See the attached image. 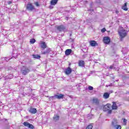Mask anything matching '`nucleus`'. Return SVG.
Here are the masks:
<instances>
[{"mask_svg":"<svg viewBox=\"0 0 129 129\" xmlns=\"http://www.w3.org/2000/svg\"><path fill=\"white\" fill-rule=\"evenodd\" d=\"M109 69H113V66H110V67H109Z\"/></svg>","mask_w":129,"mask_h":129,"instance_id":"2f4dec72","label":"nucleus"},{"mask_svg":"<svg viewBox=\"0 0 129 129\" xmlns=\"http://www.w3.org/2000/svg\"><path fill=\"white\" fill-rule=\"evenodd\" d=\"M55 97L57 99H63V98H64V95L61 94L59 95H55Z\"/></svg>","mask_w":129,"mask_h":129,"instance_id":"2eb2a0df","label":"nucleus"},{"mask_svg":"<svg viewBox=\"0 0 129 129\" xmlns=\"http://www.w3.org/2000/svg\"><path fill=\"white\" fill-rule=\"evenodd\" d=\"M70 65H71V63H70L69 66H70Z\"/></svg>","mask_w":129,"mask_h":129,"instance_id":"58836bf2","label":"nucleus"},{"mask_svg":"<svg viewBox=\"0 0 129 129\" xmlns=\"http://www.w3.org/2000/svg\"><path fill=\"white\" fill-rule=\"evenodd\" d=\"M7 78L12 79V78H13V75H9V76H7Z\"/></svg>","mask_w":129,"mask_h":129,"instance_id":"bb28decb","label":"nucleus"},{"mask_svg":"<svg viewBox=\"0 0 129 129\" xmlns=\"http://www.w3.org/2000/svg\"><path fill=\"white\" fill-rule=\"evenodd\" d=\"M26 9L28 11L32 12L33 10H35V7H34V6H33V5L31 4H27Z\"/></svg>","mask_w":129,"mask_h":129,"instance_id":"39448f33","label":"nucleus"},{"mask_svg":"<svg viewBox=\"0 0 129 129\" xmlns=\"http://www.w3.org/2000/svg\"><path fill=\"white\" fill-rule=\"evenodd\" d=\"M89 90H93V87L90 86L88 87Z\"/></svg>","mask_w":129,"mask_h":129,"instance_id":"cd10ccee","label":"nucleus"},{"mask_svg":"<svg viewBox=\"0 0 129 129\" xmlns=\"http://www.w3.org/2000/svg\"><path fill=\"white\" fill-rule=\"evenodd\" d=\"M90 45L92 46V47H95V46L97 45V43L96 41L93 40L90 42Z\"/></svg>","mask_w":129,"mask_h":129,"instance_id":"f3484780","label":"nucleus"},{"mask_svg":"<svg viewBox=\"0 0 129 129\" xmlns=\"http://www.w3.org/2000/svg\"><path fill=\"white\" fill-rule=\"evenodd\" d=\"M122 10H123L124 11H127V6H126V3H125L124 4V6L122 7Z\"/></svg>","mask_w":129,"mask_h":129,"instance_id":"4be33fe9","label":"nucleus"},{"mask_svg":"<svg viewBox=\"0 0 129 129\" xmlns=\"http://www.w3.org/2000/svg\"><path fill=\"white\" fill-rule=\"evenodd\" d=\"M60 119V116L59 115L56 114L54 115V116L53 117V121H58Z\"/></svg>","mask_w":129,"mask_h":129,"instance_id":"f8f14e48","label":"nucleus"},{"mask_svg":"<svg viewBox=\"0 0 129 129\" xmlns=\"http://www.w3.org/2000/svg\"><path fill=\"white\" fill-rule=\"evenodd\" d=\"M30 42L31 44H34V43H35V42H36V40L34 38L31 39H30Z\"/></svg>","mask_w":129,"mask_h":129,"instance_id":"393cba45","label":"nucleus"},{"mask_svg":"<svg viewBox=\"0 0 129 129\" xmlns=\"http://www.w3.org/2000/svg\"><path fill=\"white\" fill-rule=\"evenodd\" d=\"M71 72H72V70L69 67L64 70V73L67 75H69V74H71Z\"/></svg>","mask_w":129,"mask_h":129,"instance_id":"6e6552de","label":"nucleus"},{"mask_svg":"<svg viewBox=\"0 0 129 129\" xmlns=\"http://www.w3.org/2000/svg\"><path fill=\"white\" fill-rule=\"evenodd\" d=\"M72 52V50L70 49H68L65 51V54L67 56H69L71 54V52Z\"/></svg>","mask_w":129,"mask_h":129,"instance_id":"dca6fc26","label":"nucleus"},{"mask_svg":"<svg viewBox=\"0 0 129 129\" xmlns=\"http://www.w3.org/2000/svg\"><path fill=\"white\" fill-rule=\"evenodd\" d=\"M109 86H111V85H109Z\"/></svg>","mask_w":129,"mask_h":129,"instance_id":"a19ab883","label":"nucleus"},{"mask_svg":"<svg viewBox=\"0 0 129 129\" xmlns=\"http://www.w3.org/2000/svg\"><path fill=\"white\" fill-rule=\"evenodd\" d=\"M78 64L80 67H84L85 66V63L83 60H79Z\"/></svg>","mask_w":129,"mask_h":129,"instance_id":"4468645a","label":"nucleus"},{"mask_svg":"<svg viewBox=\"0 0 129 129\" xmlns=\"http://www.w3.org/2000/svg\"><path fill=\"white\" fill-rule=\"evenodd\" d=\"M70 41H71V42H72V41H73V39H72V38H71Z\"/></svg>","mask_w":129,"mask_h":129,"instance_id":"f704fd0d","label":"nucleus"},{"mask_svg":"<svg viewBox=\"0 0 129 129\" xmlns=\"http://www.w3.org/2000/svg\"><path fill=\"white\" fill-rule=\"evenodd\" d=\"M49 8L50 9H53V8H54V7H53V6L51 5V6H50L49 7Z\"/></svg>","mask_w":129,"mask_h":129,"instance_id":"473e14b6","label":"nucleus"},{"mask_svg":"<svg viewBox=\"0 0 129 129\" xmlns=\"http://www.w3.org/2000/svg\"><path fill=\"white\" fill-rule=\"evenodd\" d=\"M35 6H36V7H39L40 5H39V3H38V2H36L35 3Z\"/></svg>","mask_w":129,"mask_h":129,"instance_id":"c756f323","label":"nucleus"},{"mask_svg":"<svg viewBox=\"0 0 129 129\" xmlns=\"http://www.w3.org/2000/svg\"><path fill=\"white\" fill-rule=\"evenodd\" d=\"M112 105L111 106V108H112V110H116L118 108L117 105H116V103L115 102H112Z\"/></svg>","mask_w":129,"mask_h":129,"instance_id":"9b49d317","label":"nucleus"},{"mask_svg":"<svg viewBox=\"0 0 129 129\" xmlns=\"http://www.w3.org/2000/svg\"><path fill=\"white\" fill-rule=\"evenodd\" d=\"M12 4V2H9V4Z\"/></svg>","mask_w":129,"mask_h":129,"instance_id":"e433bc0d","label":"nucleus"},{"mask_svg":"<svg viewBox=\"0 0 129 129\" xmlns=\"http://www.w3.org/2000/svg\"><path fill=\"white\" fill-rule=\"evenodd\" d=\"M109 97V94L108 93H105L103 95V98H105V99H107Z\"/></svg>","mask_w":129,"mask_h":129,"instance_id":"412c9836","label":"nucleus"},{"mask_svg":"<svg viewBox=\"0 0 129 129\" xmlns=\"http://www.w3.org/2000/svg\"><path fill=\"white\" fill-rule=\"evenodd\" d=\"M23 124H24V125H25V126L29 127V128H34V126L33 125V124H30V123H29L28 122H24L23 123Z\"/></svg>","mask_w":129,"mask_h":129,"instance_id":"0eeeda50","label":"nucleus"},{"mask_svg":"<svg viewBox=\"0 0 129 129\" xmlns=\"http://www.w3.org/2000/svg\"><path fill=\"white\" fill-rule=\"evenodd\" d=\"M106 31V29H105V28H103V29L101 30L102 33H104V32H105Z\"/></svg>","mask_w":129,"mask_h":129,"instance_id":"c85d7f7f","label":"nucleus"},{"mask_svg":"<svg viewBox=\"0 0 129 129\" xmlns=\"http://www.w3.org/2000/svg\"><path fill=\"white\" fill-rule=\"evenodd\" d=\"M57 3H58V0H51L50 2V4L52 6H55V5L57 4Z\"/></svg>","mask_w":129,"mask_h":129,"instance_id":"6ab92c4d","label":"nucleus"},{"mask_svg":"<svg viewBox=\"0 0 129 129\" xmlns=\"http://www.w3.org/2000/svg\"><path fill=\"white\" fill-rule=\"evenodd\" d=\"M30 71V69L25 66H23L21 69V72L23 75H27Z\"/></svg>","mask_w":129,"mask_h":129,"instance_id":"f03ea898","label":"nucleus"},{"mask_svg":"<svg viewBox=\"0 0 129 129\" xmlns=\"http://www.w3.org/2000/svg\"><path fill=\"white\" fill-rule=\"evenodd\" d=\"M88 117L89 119H90V118H92V117H89V116H88Z\"/></svg>","mask_w":129,"mask_h":129,"instance_id":"c9c22d12","label":"nucleus"},{"mask_svg":"<svg viewBox=\"0 0 129 129\" xmlns=\"http://www.w3.org/2000/svg\"><path fill=\"white\" fill-rule=\"evenodd\" d=\"M17 54H16V55H14V54H13V57H14V58H17Z\"/></svg>","mask_w":129,"mask_h":129,"instance_id":"72a5a7b5","label":"nucleus"},{"mask_svg":"<svg viewBox=\"0 0 129 129\" xmlns=\"http://www.w3.org/2000/svg\"><path fill=\"white\" fill-rule=\"evenodd\" d=\"M10 58L8 59V60H10Z\"/></svg>","mask_w":129,"mask_h":129,"instance_id":"ea45409f","label":"nucleus"},{"mask_svg":"<svg viewBox=\"0 0 129 129\" xmlns=\"http://www.w3.org/2000/svg\"><path fill=\"white\" fill-rule=\"evenodd\" d=\"M41 47L42 49H46L47 48V44L45 42H42L41 44Z\"/></svg>","mask_w":129,"mask_h":129,"instance_id":"a211bd4d","label":"nucleus"},{"mask_svg":"<svg viewBox=\"0 0 129 129\" xmlns=\"http://www.w3.org/2000/svg\"><path fill=\"white\" fill-rule=\"evenodd\" d=\"M29 111L30 112V113L35 114V113L37 112V109L35 108L31 107Z\"/></svg>","mask_w":129,"mask_h":129,"instance_id":"9d476101","label":"nucleus"},{"mask_svg":"<svg viewBox=\"0 0 129 129\" xmlns=\"http://www.w3.org/2000/svg\"><path fill=\"white\" fill-rule=\"evenodd\" d=\"M103 42L106 45H107L110 43V39L109 37H105L103 38Z\"/></svg>","mask_w":129,"mask_h":129,"instance_id":"423d86ee","label":"nucleus"},{"mask_svg":"<svg viewBox=\"0 0 129 129\" xmlns=\"http://www.w3.org/2000/svg\"><path fill=\"white\" fill-rule=\"evenodd\" d=\"M103 111H107V113L108 114H110L112 112V110L111 109V105L109 104H107L105 106H103Z\"/></svg>","mask_w":129,"mask_h":129,"instance_id":"f257e3e1","label":"nucleus"},{"mask_svg":"<svg viewBox=\"0 0 129 129\" xmlns=\"http://www.w3.org/2000/svg\"><path fill=\"white\" fill-rule=\"evenodd\" d=\"M33 58H35V59H40V58H41V56L38 54H33Z\"/></svg>","mask_w":129,"mask_h":129,"instance_id":"5701e85b","label":"nucleus"},{"mask_svg":"<svg viewBox=\"0 0 129 129\" xmlns=\"http://www.w3.org/2000/svg\"><path fill=\"white\" fill-rule=\"evenodd\" d=\"M118 34L121 38H124L126 36V31L124 29H122L118 32Z\"/></svg>","mask_w":129,"mask_h":129,"instance_id":"20e7f679","label":"nucleus"},{"mask_svg":"<svg viewBox=\"0 0 129 129\" xmlns=\"http://www.w3.org/2000/svg\"><path fill=\"white\" fill-rule=\"evenodd\" d=\"M116 14H117V13H118V11H116Z\"/></svg>","mask_w":129,"mask_h":129,"instance_id":"4c0bfd02","label":"nucleus"},{"mask_svg":"<svg viewBox=\"0 0 129 129\" xmlns=\"http://www.w3.org/2000/svg\"><path fill=\"white\" fill-rule=\"evenodd\" d=\"M92 101L93 103H94L96 105H98V104H99V100L96 98H93Z\"/></svg>","mask_w":129,"mask_h":129,"instance_id":"ddd939ff","label":"nucleus"},{"mask_svg":"<svg viewBox=\"0 0 129 129\" xmlns=\"http://www.w3.org/2000/svg\"><path fill=\"white\" fill-rule=\"evenodd\" d=\"M58 31L59 32H64L65 31V29H66L65 27L63 25H60L59 26H58L57 28Z\"/></svg>","mask_w":129,"mask_h":129,"instance_id":"1a4fd4ad","label":"nucleus"},{"mask_svg":"<svg viewBox=\"0 0 129 129\" xmlns=\"http://www.w3.org/2000/svg\"><path fill=\"white\" fill-rule=\"evenodd\" d=\"M93 127V126L92 124H90L87 126L86 129H92Z\"/></svg>","mask_w":129,"mask_h":129,"instance_id":"a878e982","label":"nucleus"},{"mask_svg":"<svg viewBox=\"0 0 129 129\" xmlns=\"http://www.w3.org/2000/svg\"><path fill=\"white\" fill-rule=\"evenodd\" d=\"M112 125L116 129H121V126L117 124V120L114 119L112 122Z\"/></svg>","mask_w":129,"mask_h":129,"instance_id":"7ed1b4c3","label":"nucleus"},{"mask_svg":"<svg viewBox=\"0 0 129 129\" xmlns=\"http://www.w3.org/2000/svg\"><path fill=\"white\" fill-rule=\"evenodd\" d=\"M126 121H127L126 119H123V122H124V124H126Z\"/></svg>","mask_w":129,"mask_h":129,"instance_id":"7c9ffc66","label":"nucleus"},{"mask_svg":"<svg viewBox=\"0 0 129 129\" xmlns=\"http://www.w3.org/2000/svg\"><path fill=\"white\" fill-rule=\"evenodd\" d=\"M56 95H55L53 96L49 97V100H54L56 99Z\"/></svg>","mask_w":129,"mask_h":129,"instance_id":"b1692460","label":"nucleus"},{"mask_svg":"<svg viewBox=\"0 0 129 129\" xmlns=\"http://www.w3.org/2000/svg\"><path fill=\"white\" fill-rule=\"evenodd\" d=\"M51 52V49L47 48L46 51L42 52V54H46L50 53Z\"/></svg>","mask_w":129,"mask_h":129,"instance_id":"aec40b11","label":"nucleus"}]
</instances>
